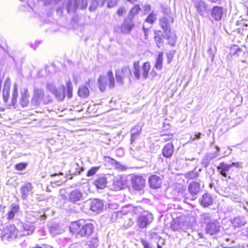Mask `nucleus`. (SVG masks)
<instances>
[{"instance_id":"4468645a","label":"nucleus","mask_w":248,"mask_h":248,"mask_svg":"<svg viewBox=\"0 0 248 248\" xmlns=\"http://www.w3.org/2000/svg\"><path fill=\"white\" fill-rule=\"evenodd\" d=\"M174 153V145L172 142H169L165 145L162 150V155L163 157L170 159Z\"/></svg>"},{"instance_id":"ea45409f","label":"nucleus","mask_w":248,"mask_h":248,"mask_svg":"<svg viewBox=\"0 0 248 248\" xmlns=\"http://www.w3.org/2000/svg\"><path fill=\"white\" fill-rule=\"evenodd\" d=\"M113 186L116 190L121 189L123 188V185L121 180H116L113 181Z\"/></svg>"},{"instance_id":"774afa93","label":"nucleus","mask_w":248,"mask_h":248,"mask_svg":"<svg viewBox=\"0 0 248 248\" xmlns=\"http://www.w3.org/2000/svg\"><path fill=\"white\" fill-rule=\"evenodd\" d=\"M157 248H162V247L159 244H157Z\"/></svg>"},{"instance_id":"680f3d73","label":"nucleus","mask_w":248,"mask_h":248,"mask_svg":"<svg viewBox=\"0 0 248 248\" xmlns=\"http://www.w3.org/2000/svg\"><path fill=\"white\" fill-rule=\"evenodd\" d=\"M211 51V48H209L208 50V52L209 53V55L210 57H211L212 58H213L214 57V54H213V53H210V51Z\"/></svg>"},{"instance_id":"7c9ffc66","label":"nucleus","mask_w":248,"mask_h":248,"mask_svg":"<svg viewBox=\"0 0 248 248\" xmlns=\"http://www.w3.org/2000/svg\"><path fill=\"white\" fill-rule=\"evenodd\" d=\"M22 96L20 99V104L22 107H26L28 106L29 103V94L28 91L26 90L24 93H21Z\"/></svg>"},{"instance_id":"c85d7f7f","label":"nucleus","mask_w":248,"mask_h":248,"mask_svg":"<svg viewBox=\"0 0 248 248\" xmlns=\"http://www.w3.org/2000/svg\"><path fill=\"white\" fill-rule=\"evenodd\" d=\"M163 52H160L156 60L155 67L158 70H161L162 68V62L163 61Z\"/></svg>"},{"instance_id":"e2e57ef3","label":"nucleus","mask_w":248,"mask_h":248,"mask_svg":"<svg viewBox=\"0 0 248 248\" xmlns=\"http://www.w3.org/2000/svg\"><path fill=\"white\" fill-rule=\"evenodd\" d=\"M128 1H129V2L131 3H133L136 1H137V0H127Z\"/></svg>"},{"instance_id":"b1692460","label":"nucleus","mask_w":248,"mask_h":248,"mask_svg":"<svg viewBox=\"0 0 248 248\" xmlns=\"http://www.w3.org/2000/svg\"><path fill=\"white\" fill-rule=\"evenodd\" d=\"M233 226L235 228H240L243 227L247 223V221L245 217L243 216H238L235 217L231 220Z\"/></svg>"},{"instance_id":"f03ea898","label":"nucleus","mask_w":248,"mask_h":248,"mask_svg":"<svg viewBox=\"0 0 248 248\" xmlns=\"http://www.w3.org/2000/svg\"><path fill=\"white\" fill-rule=\"evenodd\" d=\"M52 102L51 97L45 93L44 89L37 87L34 88L31 102L32 106L37 107L41 104L47 105Z\"/></svg>"},{"instance_id":"6e6552de","label":"nucleus","mask_w":248,"mask_h":248,"mask_svg":"<svg viewBox=\"0 0 248 248\" xmlns=\"http://www.w3.org/2000/svg\"><path fill=\"white\" fill-rule=\"evenodd\" d=\"M153 216L148 212H144L138 217L137 225L140 228H144L148 227L153 220Z\"/></svg>"},{"instance_id":"5701e85b","label":"nucleus","mask_w":248,"mask_h":248,"mask_svg":"<svg viewBox=\"0 0 248 248\" xmlns=\"http://www.w3.org/2000/svg\"><path fill=\"white\" fill-rule=\"evenodd\" d=\"M103 207V202L100 200L93 199L90 202V209L93 212H99L102 210Z\"/></svg>"},{"instance_id":"0eeeda50","label":"nucleus","mask_w":248,"mask_h":248,"mask_svg":"<svg viewBox=\"0 0 248 248\" xmlns=\"http://www.w3.org/2000/svg\"><path fill=\"white\" fill-rule=\"evenodd\" d=\"M46 88L59 101H62L65 96V88L64 85L57 88L52 83H47Z\"/></svg>"},{"instance_id":"ddd939ff","label":"nucleus","mask_w":248,"mask_h":248,"mask_svg":"<svg viewBox=\"0 0 248 248\" xmlns=\"http://www.w3.org/2000/svg\"><path fill=\"white\" fill-rule=\"evenodd\" d=\"M20 211V207L18 203H12L10 207L9 211L6 215L7 219L11 220L13 219L16 215L18 214Z\"/></svg>"},{"instance_id":"69168bd1","label":"nucleus","mask_w":248,"mask_h":248,"mask_svg":"<svg viewBox=\"0 0 248 248\" xmlns=\"http://www.w3.org/2000/svg\"><path fill=\"white\" fill-rule=\"evenodd\" d=\"M163 140H164L165 141H168L169 140H170V138H168V137H165V138H164V139H163Z\"/></svg>"},{"instance_id":"412c9836","label":"nucleus","mask_w":248,"mask_h":248,"mask_svg":"<svg viewBox=\"0 0 248 248\" xmlns=\"http://www.w3.org/2000/svg\"><path fill=\"white\" fill-rule=\"evenodd\" d=\"M31 184L30 183H27L22 186L20 189L21 197L25 200L32 193Z\"/></svg>"},{"instance_id":"a211bd4d","label":"nucleus","mask_w":248,"mask_h":248,"mask_svg":"<svg viewBox=\"0 0 248 248\" xmlns=\"http://www.w3.org/2000/svg\"><path fill=\"white\" fill-rule=\"evenodd\" d=\"M10 81L9 78H7L4 83L2 97L5 103L7 104L10 97Z\"/></svg>"},{"instance_id":"c756f323","label":"nucleus","mask_w":248,"mask_h":248,"mask_svg":"<svg viewBox=\"0 0 248 248\" xmlns=\"http://www.w3.org/2000/svg\"><path fill=\"white\" fill-rule=\"evenodd\" d=\"M141 131V128L140 126H136L131 130V144L137 139Z\"/></svg>"},{"instance_id":"4d7b16f0","label":"nucleus","mask_w":248,"mask_h":248,"mask_svg":"<svg viewBox=\"0 0 248 248\" xmlns=\"http://www.w3.org/2000/svg\"><path fill=\"white\" fill-rule=\"evenodd\" d=\"M143 8L145 13H147V12L150 11L151 10V6L148 4H145L143 6Z\"/></svg>"},{"instance_id":"13d9d810","label":"nucleus","mask_w":248,"mask_h":248,"mask_svg":"<svg viewBox=\"0 0 248 248\" xmlns=\"http://www.w3.org/2000/svg\"><path fill=\"white\" fill-rule=\"evenodd\" d=\"M241 165H242V163L240 162H239L232 163V164H230V165H231V168H232V167H234L237 168L240 167Z\"/></svg>"},{"instance_id":"f3484780","label":"nucleus","mask_w":248,"mask_h":248,"mask_svg":"<svg viewBox=\"0 0 248 248\" xmlns=\"http://www.w3.org/2000/svg\"><path fill=\"white\" fill-rule=\"evenodd\" d=\"M148 181L150 186L153 189L159 188L162 184L161 178L156 175H152L150 176Z\"/></svg>"},{"instance_id":"4c0bfd02","label":"nucleus","mask_w":248,"mask_h":248,"mask_svg":"<svg viewBox=\"0 0 248 248\" xmlns=\"http://www.w3.org/2000/svg\"><path fill=\"white\" fill-rule=\"evenodd\" d=\"M107 158L108 159V162L112 164L115 167V168L121 170L124 169V166H123L119 162H117L115 159H112L109 157H107Z\"/></svg>"},{"instance_id":"f257e3e1","label":"nucleus","mask_w":248,"mask_h":248,"mask_svg":"<svg viewBox=\"0 0 248 248\" xmlns=\"http://www.w3.org/2000/svg\"><path fill=\"white\" fill-rule=\"evenodd\" d=\"M69 230L77 238H81L91 235L93 232L94 227L92 223L81 225L79 221H75L71 224Z\"/></svg>"},{"instance_id":"052dcab7","label":"nucleus","mask_w":248,"mask_h":248,"mask_svg":"<svg viewBox=\"0 0 248 248\" xmlns=\"http://www.w3.org/2000/svg\"><path fill=\"white\" fill-rule=\"evenodd\" d=\"M158 161L159 162L163 163L164 162V158L160 156L158 159Z\"/></svg>"},{"instance_id":"f8f14e48","label":"nucleus","mask_w":248,"mask_h":248,"mask_svg":"<svg viewBox=\"0 0 248 248\" xmlns=\"http://www.w3.org/2000/svg\"><path fill=\"white\" fill-rule=\"evenodd\" d=\"M219 229V223L216 220H212L211 223L206 225V232L210 235H213L217 232Z\"/></svg>"},{"instance_id":"58836bf2","label":"nucleus","mask_w":248,"mask_h":248,"mask_svg":"<svg viewBox=\"0 0 248 248\" xmlns=\"http://www.w3.org/2000/svg\"><path fill=\"white\" fill-rule=\"evenodd\" d=\"M120 73H122L123 75L125 77H129L131 75V70L128 66H124L121 69H119L117 75Z\"/></svg>"},{"instance_id":"9b49d317","label":"nucleus","mask_w":248,"mask_h":248,"mask_svg":"<svg viewBox=\"0 0 248 248\" xmlns=\"http://www.w3.org/2000/svg\"><path fill=\"white\" fill-rule=\"evenodd\" d=\"M18 226L20 227V231L22 232L23 235H30L32 233L35 229L34 225L29 222H20L18 224Z\"/></svg>"},{"instance_id":"338daca9","label":"nucleus","mask_w":248,"mask_h":248,"mask_svg":"<svg viewBox=\"0 0 248 248\" xmlns=\"http://www.w3.org/2000/svg\"><path fill=\"white\" fill-rule=\"evenodd\" d=\"M243 208H244L245 210H246V211L248 213V207H246V206H243Z\"/></svg>"},{"instance_id":"72a5a7b5","label":"nucleus","mask_w":248,"mask_h":248,"mask_svg":"<svg viewBox=\"0 0 248 248\" xmlns=\"http://www.w3.org/2000/svg\"><path fill=\"white\" fill-rule=\"evenodd\" d=\"M89 90L86 86L82 85L78 88V94L81 97L86 98L89 96Z\"/></svg>"},{"instance_id":"a19ab883","label":"nucleus","mask_w":248,"mask_h":248,"mask_svg":"<svg viewBox=\"0 0 248 248\" xmlns=\"http://www.w3.org/2000/svg\"><path fill=\"white\" fill-rule=\"evenodd\" d=\"M123 216V212L121 211L114 212L111 217V220L112 221H114L115 220L121 218Z\"/></svg>"},{"instance_id":"c9c22d12","label":"nucleus","mask_w":248,"mask_h":248,"mask_svg":"<svg viewBox=\"0 0 248 248\" xmlns=\"http://www.w3.org/2000/svg\"><path fill=\"white\" fill-rule=\"evenodd\" d=\"M18 96V91H17V88L16 84L14 85V87L13 89V91L12 93V101L11 103L9 104V106H13L15 107L16 103V100Z\"/></svg>"},{"instance_id":"3c124183","label":"nucleus","mask_w":248,"mask_h":248,"mask_svg":"<svg viewBox=\"0 0 248 248\" xmlns=\"http://www.w3.org/2000/svg\"><path fill=\"white\" fill-rule=\"evenodd\" d=\"M126 11L124 7H120L117 11V14L119 16H123L125 13Z\"/></svg>"},{"instance_id":"a18cd8bd","label":"nucleus","mask_w":248,"mask_h":248,"mask_svg":"<svg viewBox=\"0 0 248 248\" xmlns=\"http://www.w3.org/2000/svg\"><path fill=\"white\" fill-rule=\"evenodd\" d=\"M198 176L199 173L195 171H190L186 174V178L189 179H195L198 177Z\"/></svg>"},{"instance_id":"2f4dec72","label":"nucleus","mask_w":248,"mask_h":248,"mask_svg":"<svg viewBox=\"0 0 248 248\" xmlns=\"http://www.w3.org/2000/svg\"><path fill=\"white\" fill-rule=\"evenodd\" d=\"M106 0H92V3L89 7L90 11H94L97 6H103Z\"/></svg>"},{"instance_id":"dca6fc26","label":"nucleus","mask_w":248,"mask_h":248,"mask_svg":"<svg viewBox=\"0 0 248 248\" xmlns=\"http://www.w3.org/2000/svg\"><path fill=\"white\" fill-rule=\"evenodd\" d=\"M134 23L132 19L127 17L125 19L123 23L121 26V32L124 33L128 34L130 33L134 27Z\"/></svg>"},{"instance_id":"bf43d9fd","label":"nucleus","mask_w":248,"mask_h":248,"mask_svg":"<svg viewBox=\"0 0 248 248\" xmlns=\"http://www.w3.org/2000/svg\"><path fill=\"white\" fill-rule=\"evenodd\" d=\"M38 233L41 235H45V232L44 230H40L38 231Z\"/></svg>"},{"instance_id":"aec40b11","label":"nucleus","mask_w":248,"mask_h":248,"mask_svg":"<svg viewBox=\"0 0 248 248\" xmlns=\"http://www.w3.org/2000/svg\"><path fill=\"white\" fill-rule=\"evenodd\" d=\"M69 199L71 202L76 203L77 202L83 200V194L79 190H74L69 193Z\"/></svg>"},{"instance_id":"20e7f679","label":"nucleus","mask_w":248,"mask_h":248,"mask_svg":"<svg viewBox=\"0 0 248 248\" xmlns=\"http://www.w3.org/2000/svg\"><path fill=\"white\" fill-rule=\"evenodd\" d=\"M151 68V65L150 62H145L143 63L141 68H140L139 65V62L135 61L134 62V69L133 71L135 77L139 79L140 78V76L142 77L144 79H146L148 78V73Z\"/></svg>"},{"instance_id":"603ef678","label":"nucleus","mask_w":248,"mask_h":248,"mask_svg":"<svg viewBox=\"0 0 248 248\" xmlns=\"http://www.w3.org/2000/svg\"><path fill=\"white\" fill-rule=\"evenodd\" d=\"M202 135V133H198L194 135H192L190 136V139L193 140H199L201 138V136Z\"/></svg>"},{"instance_id":"de8ad7c7","label":"nucleus","mask_w":248,"mask_h":248,"mask_svg":"<svg viewBox=\"0 0 248 248\" xmlns=\"http://www.w3.org/2000/svg\"><path fill=\"white\" fill-rule=\"evenodd\" d=\"M118 72V70L116 71L115 75L116 78V80L120 84H122L123 82V78L125 77L123 75L122 73H120L119 75H117V73Z\"/></svg>"},{"instance_id":"6e6d98bb","label":"nucleus","mask_w":248,"mask_h":248,"mask_svg":"<svg viewBox=\"0 0 248 248\" xmlns=\"http://www.w3.org/2000/svg\"><path fill=\"white\" fill-rule=\"evenodd\" d=\"M141 242L144 248H150L149 243L146 240L142 239L141 240Z\"/></svg>"},{"instance_id":"37998d69","label":"nucleus","mask_w":248,"mask_h":248,"mask_svg":"<svg viewBox=\"0 0 248 248\" xmlns=\"http://www.w3.org/2000/svg\"><path fill=\"white\" fill-rule=\"evenodd\" d=\"M156 19V14L151 13L146 18L145 21L150 24L153 23Z\"/></svg>"},{"instance_id":"9d476101","label":"nucleus","mask_w":248,"mask_h":248,"mask_svg":"<svg viewBox=\"0 0 248 248\" xmlns=\"http://www.w3.org/2000/svg\"><path fill=\"white\" fill-rule=\"evenodd\" d=\"M18 230L14 225H10L5 227L3 231V236L8 239L16 238L17 236Z\"/></svg>"},{"instance_id":"393cba45","label":"nucleus","mask_w":248,"mask_h":248,"mask_svg":"<svg viewBox=\"0 0 248 248\" xmlns=\"http://www.w3.org/2000/svg\"><path fill=\"white\" fill-rule=\"evenodd\" d=\"M49 231L52 236L62 233L63 230L60 225L57 223H51L48 225Z\"/></svg>"},{"instance_id":"8fccbe9b","label":"nucleus","mask_w":248,"mask_h":248,"mask_svg":"<svg viewBox=\"0 0 248 248\" xmlns=\"http://www.w3.org/2000/svg\"><path fill=\"white\" fill-rule=\"evenodd\" d=\"M26 166V164L24 163H20L16 165V169L18 170H22L25 169Z\"/></svg>"},{"instance_id":"79ce46f5","label":"nucleus","mask_w":248,"mask_h":248,"mask_svg":"<svg viewBox=\"0 0 248 248\" xmlns=\"http://www.w3.org/2000/svg\"><path fill=\"white\" fill-rule=\"evenodd\" d=\"M66 89L67 97L70 98L72 96L73 86L72 83L69 81L66 83Z\"/></svg>"},{"instance_id":"f704fd0d","label":"nucleus","mask_w":248,"mask_h":248,"mask_svg":"<svg viewBox=\"0 0 248 248\" xmlns=\"http://www.w3.org/2000/svg\"><path fill=\"white\" fill-rule=\"evenodd\" d=\"M201 218L202 221L206 225L211 223L212 220H216L212 218L211 215L209 213H205L201 215Z\"/></svg>"},{"instance_id":"e433bc0d","label":"nucleus","mask_w":248,"mask_h":248,"mask_svg":"<svg viewBox=\"0 0 248 248\" xmlns=\"http://www.w3.org/2000/svg\"><path fill=\"white\" fill-rule=\"evenodd\" d=\"M89 248H97L99 245V240L96 236L92 237L91 240L87 242Z\"/></svg>"},{"instance_id":"c03bdc74","label":"nucleus","mask_w":248,"mask_h":248,"mask_svg":"<svg viewBox=\"0 0 248 248\" xmlns=\"http://www.w3.org/2000/svg\"><path fill=\"white\" fill-rule=\"evenodd\" d=\"M74 169H75V171H73L72 173L74 175L79 174L81 171H83V168L81 166H80L78 163H76L74 165Z\"/></svg>"},{"instance_id":"39448f33","label":"nucleus","mask_w":248,"mask_h":248,"mask_svg":"<svg viewBox=\"0 0 248 248\" xmlns=\"http://www.w3.org/2000/svg\"><path fill=\"white\" fill-rule=\"evenodd\" d=\"M200 189V183L195 181H192L188 186V192L185 193L184 197L186 200L189 201L195 200L198 197Z\"/></svg>"},{"instance_id":"5fc2aeb1","label":"nucleus","mask_w":248,"mask_h":248,"mask_svg":"<svg viewBox=\"0 0 248 248\" xmlns=\"http://www.w3.org/2000/svg\"><path fill=\"white\" fill-rule=\"evenodd\" d=\"M216 149H217V151L215 152L214 153H213L212 155L211 156H210V158L211 159H213V158L217 157L218 155V152L219 151L220 148L216 146Z\"/></svg>"},{"instance_id":"bb28decb","label":"nucleus","mask_w":248,"mask_h":248,"mask_svg":"<svg viewBox=\"0 0 248 248\" xmlns=\"http://www.w3.org/2000/svg\"><path fill=\"white\" fill-rule=\"evenodd\" d=\"M231 168L230 164H226L224 162L220 163L219 166L217 167L220 174L224 177L227 176V172L229 171Z\"/></svg>"},{"instance_id":"473e14b6","label":"nucleus","mask_w":248,"mask_h":248,"mask_svg":"<svg viewBox=\"0 0 248 248\" xmlns=\"http://www.w3.org/2000/svg\"><path fill=\"white\" fill-rule=\"evenodd\" d=\"M140 9V7L138 4L135 5L130 10L127 15V17L133 19L135 16L138 14Z\"/></svg>"},{"instance_id":"49530a36","label":"nucleus","mask_w":248,"mask_h":248,"mask_svg":"<svg viewBox=\"0 0 248 248\" xmlns=\"http://www.w3.org/2000/svg\"><path fill=\"white\" fill-rule=\"evenodd\" d=\"M99 167H93L91 168L87 173V176H92L94 175L99 170Z\"/></svg>"},{"instance_id":"a878e982","label":"nucleus","mask_w":248,"mask_h":248,"mask_svg":"<svg viewBox=\"0 0 248 248\" xmlns=\"http://www.w3.org/2000/svg\"><path fill=\"white\" fill-rule=\"evenodd\" d=\"M163 38L166 39V35L163 34L162 32L160 31H155V40L156 45L158 48L161 47L164 44Z\"/></svg>"},{"instance_id":"423d86ee","label":"nucleus","mask_w":248,"mask_h":248,"mask_svg":"<svg viewBox=\"0 0 248 248\" xmlns=\"http://www.w3.org/2000/svg\"><path fill=\"white\" fill-rule=\"evenodd\" d=\"M169 20L166 17H162L160 19V25L166 35V39L169 40V43L173 46L175 43L176 36L170 32V28L169 24Z\"/></svg>"},{"instance_id":"1a4fd4ad","label":"nucleus","mask_w":248,"mask_h":248,"mask_svg":"<svg viewBox=\"0 0 248 248\" xmlns=\"http://www.w3.org/2000/svg\"><path fill=\"white\" fill-rule=\"evenodd\" d=\"M131 185L137 191H141L145 186L146 181L141 175H133L131 178Z\"/></svg>"},{"instance_id":"2eb2a0df","label":"nucleus","mask_w":248,"mask_h":248,"mask_svg":"<svg viewBox=\"0 0 248 248\" xmlns=\"http://www.w3.org/2000/svg\"><path fill=\"white\" fill-rule=\"evenodd\" d=\"M223 13V9L222 7L214 6L210 10V14L212 17L215 21H219L221 19Z\"/></svg>"},{"instance_id":"864d4df0","label":"nucleus","mask_w":248,"mask_h":248,"mask_svg":"<svg viewBox=\"0 0 248 248\" xmlns=\"http://www.w3.org/2000/svg\"><path fill=\"white\" fill-rule=\"evenodd\" d=\"M133 224V221L131 219H127V220H125L124 223V227L127 228L131 226Z\"/></svg>"},{"instance_id":"7ed1b4c3","label":"nucleus","mask_w":248,"mask_h":248,"mask_svg":"<svg viewBox=\"0 0 248 248\" xmlns=\"http://www.w3.org/2000/svg\"><path fill=\"white\" fill-rule=\"evenodd\" d=\"M107 84L109 88H113L115 86L114 78L111 70L107 72V77L100 76L98 79V84L101 92L105 91Z\"/></svg>"},{"instance_id":"4be33fe9","label":"nucleus","mask_w":248,"mask_h":248,"mask_svg":"<svg viewBox=\"0 0 248 248\" xmlns=\"http://www.w3.org/2000/svg\"><path fill=\"white\" fill-rule=\"evenodd\" d=\"M192 2L197 12L201 16H203L206 11V5L202 0H192Z\"/></svg>"},{"instance_id":"cd10ccee","label":"nucleus","mask_w":248,"mask_h":248,"mask_svg":"<svg viewBox=\"0 0 248 248\" xmlns=\"http://www.w3.org/2000/svg\"><path fill=\"white\" fill-rule=\"evenodd\" d=\"M94 183L97 188L103 189L106 186L107 178L104 176H99L95 180Z\"/></svg>"},{"instance_id":"6ab92c4d","label":"nucleus","mask_w":248,"mask_h":248,"mask_svg":"<svg viewBox=\"0 0 248 248\" xmlns=\"http://www.w3.org/2000/svg\"><path fill=\"white\" fill-rule=\"evenodd\" d=\"M201 205L203 207H208L213 203V198L208 193H204L199 200Z\"/></svg>"},{"instance_id":"09e8293b","label":"nucleus","mask_w":248,"mask_h":248,"mask_svg":"<svg viewBox=\"0 0 248 248\" xmlns=\"http://www.w3.org/2000/svg\"><path fill=\"white\" fill-rule=\"evenodd\" d=\"M118 0H108V8H113L116 6L118 4Z\"/></svg>"},{"instance_id":"0e129e2a","label":"nucleus","mask_w":248,"mask_h":248,"mask_svg":"<svg viewBox=\"0 0 248 248\" xmlns=\"http://www.w3.org/2000/svg\"><path fill=\"white\" fill-rule=\"evenodd\" d=\"M143 30L144 31V33L145 34H146V32L148 30L147 29H146L145 28V27H144V25L143 26Z\"/></svg>"}]
</instances>
